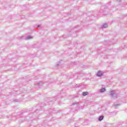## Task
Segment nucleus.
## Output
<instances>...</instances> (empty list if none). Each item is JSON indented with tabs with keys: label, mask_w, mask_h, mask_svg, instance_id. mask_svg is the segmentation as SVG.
<instances>
[{
	"label": "nucleus",
	"mask_w": 127,
	"mask_h": 127,
	"mask_svg": "<svg viewBox=\"0 0 127 127\" xmlns=\"http://www.w3.org/2000/svg\"><path fill=\"white\" fill-rule=\"evenodd\" d=\"M97 75L98 77H100V76H103V73H102V72L101 71H99Z\"/></svg>",
	"instance_id": "f257e3e1"
},
{
	"label": "nucleus",
	"mask_w": 127,
	"mask_h": 127,
	"mask_svg": "<svg viewBox=\"0 0 127 127\" xmlns=\"http://www.w3.org/2000/svg\"><path fill=\"white\" fill-rule=\"evenodd\" d=\"M104 119V116H100L99 118V121H102Z\"/></svg>",
	"instance_id": "f03ea898"
},
{
	"label": "nucleus",
	"mask_w": 127,
	"mask_h": 127,
	"mask_svg": "<svg viewBox=\"0 0 127 127\" xmlns=\"http://www.w3.org/2000/svg\"><path fill=\"white\" fill-rule=\"evenodd\" d=\"M88 95V92H84L83 93V96H87Z\"/></svg>",
	"instance_id": "7ed1b4c3"
},
{
	"label": "nucleus",
	"mask_w": 127,
	"mask_h": 127,
	"mask_svg": "<svg viewBox=\"0 0 127 127\" xmlns=\"http://www.w3.org/2000/svg\"><path fill=\"white\" fill-rule=\"evenodd\" d=\"M105 91H106V89L102 88V89H101L100 92H101V93H103V92H105Z\"/></svg>",
	"instance_id": "20e7f679"
},
{
	"label": "nucleus",
	"mask_w": 127,
	"mask_h": 127,
	"mask_svg": "<svg viewBox=\"0 0 127 127\" xmlns=\"http://www.w3.org/2000/svg\"><path fill=\"white\" fill-rule=\"evenodd\" d=\"M103 27L104 28H106V27H108V25H107L106 24H105L104 25H103Z\"/></svg>",
	"instance_id": "39448f33"
},
{
	"label": "nucleus",
	"mask_w": 127,
	"mask_h": 127,
	"mask_svg": "<svg viewBox=\"0 0 127 127\" xmlns=\"http://www.w3.org/2000/svg\"><path fill=\"white\" fill-rule=\"evenodd\" d=\"M30 38H32V37L30 36L28 37V39H30Z\"/></svg>",
	"instance_id": "423d86ee"
}]
</instances>
